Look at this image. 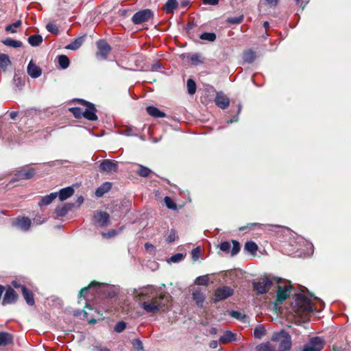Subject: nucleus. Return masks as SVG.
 I'll list each match as a JSON object with an SVG mask.
<instances>
[{"instance_id": "nucleus-1", "label": "nucleus", "mask_w": 351, "mask_h": 351, "mask_svg": "<svg viewBox=\"0 0 351 351\" xmlns=\"http://www.w3.org/2000/svg\"><path fill=\"white\" fill-rule=\"evenodd\" d=\"M169 298L163 293L153 295L152 298L142 302L140 306L147 313L156 314L160 311H164L163 308L168 306Z\"/></svg>"}, {"instance_id": "nucleus-2", "label": "nucleus", "mask_w": 351, "mask_h": 351, "mask_svg": "<svg viewBox=\"0 0 351 351\" xmlns=\"http://www.w3.org/2000/svg\"><path fill=\"white\" fill-rule=\"evenodd\" d=\"M294 304L295 311L300 316L308 315L314 311L310 300L302 294L295 295Z\"/></svg>"}, {"instance_id": "nucleus-3", "label": "nucleus", "mask_w": 351, "mask_h": 351, "mask_svg": "<svg viewBox=\"0 0 351 351\" xmlns=\"http://www.w3.org/2000/svg\"><path fill=\"white\" fill-rule=\"evenodd\" d=\"M271 340L279 343L278 351H289L292 347L291 335L285 330L273 333Z\"/></svg>"}, {"instance_id": "nucleus-4", "label": "nucleus", "mask_w": 351, "mask_h": 351, "mask_svg": "<svg viewBox=\"0 0 351 351\" xmlns=\"http://www.w3.org/2000/svg\"><path fill=\"white\" fill-rule=\"evenodd\" d=\"M232 247L231 249V245L228 241H223L221 243L218 247L221 251L227 254L230 253L231 256H234L239 252L241 250V245L240 243L236 240H232Z\"/></svg>"}, {"instance_id": "nucleus-5", "label": "nucleus", "mask_w": 351, "mask_h": 351, "mask_svg": "<svg viewBox=\"0 0 351 351\" xmlns=\"http://www.w3.org/2000/svg\"><path fill=\"white\" fill-rule=\"evenodd\" d=\"M153 16V12L149 9H145L136 12L132 18V22L136 25L148 21Z\"/></svg>"}, {"instance_id": "nucleus-6", "label": "nucleus", "mask_w": 351, "mask_h": 351, "mask_svg": "<svg viewBox=\"0 0 351 351\" xmlns=\"http://www.w3.org/2000/svg\"><path fill=\"white\" fill-rule=\"evenodd\" d=\"M97 47L98 49L96 53V56L98 59L106 60L111 51L110 45L104 40H99L97 42Z\"/></svg>"}, {"instance_id": "nucleus-7", "label": "nucleus", "mask_w": 351, "mask_h": 351, "mask_svg": "<svg viewBox=\"0 0 351 351\" xmlns=\"http://www.w3.org/2000/svg\"><path fill=\"white\" fill-rule=\"evenodd\" d=\"M324 344V341L321 337H313L304 346L302 351H320L323 348Z\"/></svg>"}, {"instance_id": "nucleus-8", "label": "nucleus", "mask_w": 351, "mask_h": 351, "mask_svg": "<svg viewBox=\"0 0 351 351\" xmlns=\"http://www.w3.org/2000/svg\"><path fill=\"white\" fill-rule=\"evenodd\" d=\"M252 285L254 289L258 293L264 294L269 291L271 285V281L268 278H264L260 279L257 282H254Z\"/></svg>"}, {"instance_id": "nucleus-9", "label": "nucleus", "mask_w": 351, "mask_h": 351, "mask_svg": "<svg viewBox=\"0 0 351 351\" xmlns=\"http://www.w3.org/2000/svg\"><path fill=\"white\" fill-rule=\"evenodd\" d=\"M234 293V291L232 288L227 287V286H223L221 287H219L216 289L214 295V300L215 302H219L223 300H225L231 295H232Z\"/></svg>"}, {"instance_id": "nucleus-10", "label": "nucleus", "mask_w": 351, "mask_h": 351, "mask_svg": "<svg viewBox=\"0 0 351 351\" xmlns=\"http://www.w3.org/2000/svg\"><path fill=\"white\" fill-rule=\"evenodd\" d=\"M101 287H105V285L97 282H93L88 287L81 289L79 293L80 298H85L88 291H93V295L95 293H102L100 290Z\"/></svg>"}, {"instance_id": "nucleus-11", "label": "nucleus", "mask_w": 351, "mask_h": 351, "mask_svg": "<svg viewBox=\"0 0 351 351\" xmlns=\"http://www.w3.org/2000/svg\"><path fill=\"white\" fill-rule=\"evenodd\" d=\"M35 174V170L33 168H25L23 167L17 171L15 174V177L13 179V181L20 180H27L32 178Z\"/></svg>"}, {"instance_id": "nucleus-12", "label": "nucleus", "mask_w": 351, "mask_h": 351, "mask_svg": "<svg viewBox=\"0 0 351 351\" xmlns=\"http://www.w3.org/2000/svg\"><path fill=\"white\" fill-rule=\"evenodd\" d=\"M32 225V221L30 219L26 217H18L15 219L12 222V226L21 230L22 231L26 232L29 230Z\"/></svg>"}, {"instance_id": "nucleus-13", "label": "nucleus", "mask_w": 351, "mask_h": 351, "mask_svg": "<svg viewBox=\"0 0 351 351\" xmlns=\"http://www.w3.org/2000/svg\"><path fill=\"white\" fill-rule=\"evenodd\" d=\"M101 171L106 173L117 172L118 170V164L116 161L106 159L101 161L99 165Z\"/></svg>"}, {"instance_id": "nucleus-14", "label": "nucleus", "mask_w": 351, "mask_h": 351, "mask_svg": "<svg viewBox=\"0 0 351 351\" xmlns=\"http://www.w3.org/2000/svg\"><path fill=\"white\" fill-rule=\"evenodd\" d=\"M86 104V109L83 111V117L86 118L89 121H96L98 117L96 114L97 110L95 106L88 101H85Z\"/></svg>"}, {"instance_id": "nucleus-15", "label": "nucleus", "mask_w": 351, "mask_h": 351, "mask_svg": "<svg viewBox=\"0 0 351 351\" xmlns=\"http://www.w3.org/2000/svg\"><path fill=\"white\" fill-rule=\"evenodd\" d=\"M110 219L109 215L106 212H97L94 215V223L101 227L106 226Z\"/></svg>"}, {"instance_id": "nucleus-16", "label": "nucleus", "mask_w": 351, "mask_h": 351, "mask_svg": "<svg viewBox=\"0 0 351 351\" xmlns=\"http://www.w3.org/2000/svg\"><path fill=\"white\" fill-rule=\"evenodd\" d=\"M215 104L220 108L226 109L230 105V99L222 92H218L215 98Z\"/></svg>"}, {"instance_id": "nucleus-17", "label": "nucleus", "mask_w": 351, "mask_h": 351, "mask_svg": "<svg viewBox=\"0 0 351 351\" xmlns=\"http://www.w3.org/2000/svg\"><path fill=\"white\" fill-rule=\"evenodd\" d=\"M18 298L16 291L11 287H8L4 294L2 304L6 305L14 303Z\"/></svg>"}, {"instance_id": "nucleus-18", "label": "nucleus", "mask_w": 351, "mask_h": 351, "mask_svg": "<svg viewBox=\"0 0 351 351\" xmlns=\"http://www.w3.org/2000/svg\"><path fill=\"white\" fill-rule=\"evenodd\" d=\"M290 293H291V286L278 285V292H277V300L280 302H282V301L285 300L287 298V297L289 296Z\"/></svg>"}, {"instance_id": "nucleus-19", "label": "nucleus", "mask_w": 351, "mask_h": 351, "mask_svg": "<svg viewBox=\"0 0 351 351\" xmlns=\"http://www.w3.org/2000/svg\"><path fill=\"white\" fill-rule=\"evenodd\" d=\"M27 71L28 75L32 78H37L40 77L42 74L41 69L37 66L33 60H31L27 68Z\"/></svg>"}, {"instance_id": "nucleus-20", "label": "nucleus", "mask_w": 351, "mask_h": 351, "mask_svg": "<svg viewBox=\"0 0 351 351\" xmlns=\"http://www.w3.org/2000/svg\"><path fill=\"white\" fill-rule=\"evenodd\" d=\"M21 291L27 304L30 306H33L34 304L33 293L30 290L27 289L25 286L21 287Z\"/></svg>"}, {"instance_id": "nucleus-21", "label": "nucleus", "mask_w": 351, "mask_h": 351, "mask_svg": "<svg viewBox=\"0 0 351 351\" xmlns=\"http://www.w3.org/2000/svg\"><path fill=\"white\" fill-rule=\"evenodd\" d=\"M73 193L74 189L71 186H68L62 189L58 193V195L60 201H64L72 196Z\"/></svg>"}, {"instance_id": "nucleus-22", "label": "nucleus", "mask_w": 351, "mask_h": 351, "mask_svg": "<svg viewBox=\"0 0 351 351\" xmlns=\"http://www.w3.org/2000/svg\"><path fill=\"white\" fill-rule=\"evenodd\" d=\"M147 112L155 118H162L166 116L165 113L160 111L158 108L154 106H148L146 108Z\"/></svg>"}, {"instance_id": "nucleus-23", "label": "nucleus", "mask_w": 351, "mask_h": 351, "mask_svg": "<svg viewBox=\"0 0 351 351\" xmlns=\"http://www.w3.org/2000/svg\"><path fill=\"white\" fill-rule=\"evenodd\" d=\"M111 183L106 182L103 183L99 187H98L95 191V195L97 197L103 196L106 193L108 192L111 189Z\"/></svg>"}, {"instance_id": "nucleus-24", "label": "nucleus", "mask_w": 351, "mask_h": 351, "mask_svg": "<svg viewBox=\"0 0 351 351\" xmlns=\"http://www.w3.org/2000/svg\"><path fill=\"white\" fill-rule=\"evenodd\" d=\"M73 206V204H69V203L64 204V205H62L61 206H58L56 208L55 212L57 214V215H58L60 217H64L72 208Z\"/></svg>"}, {"instance_id": "nucleus-25", "label": "nucleus", "mask_w": 351, "mask_h": 351, "mask_svg": "<svg viewBox=\"0 0 351 351\" xmlns=\"http://www.w3.org/2000/svg\"><path fill=\"white\" fill-rule=\"evenodd\" d=\"M57 193H51L48 195H45L40 199V202H38V205L40 206H47L50 204L57 197Z\"/></svg>"}, {"instance_id": "nucleus-26", "label": "nucleus", "mask_w": 351, "mask_h": 351, "mask_svg": "<svg viewBox=\"0 0 351 351\" xmlns=\"http://www.w3.org/2000/svg\"><path fill=\"white\" fill-rule=\"evenodd\" d=\"M193 299L198 306L202 307L205 300V295L199 290H195L192 293Z\"/></svg>"}, {"instance_id": "nucleus-27", "label": "nucleus", "mask_w": 351, "mask_h": 351, "mask_svg": "<svg viewBox=\"0 0 351 351\" xmlns=\"http://www.w3.org/2000/svg\"><path fill=\"white\" fill-rule=\"evenodd\" d=\"M236 335L231 331H226L224 334L220 337L219 341L222 343H226L236 341Z\"/></svg>"}, {"instance_id": "nucleus-28", "label": "nucleus", "mask_w": 351, "mask_h": 351, "mask_svg": "<svg viewBox=\"0 0 351 351\" xmlns=\"http://www.w3.org/2000/svg\"><path fill=\"white\" fill-rule=\"evenodd\" d=\"M84 38L83 36L76 38L74 41L66 46V49L71 50H77L84 43Z\"/></svg>"}, {"instance_id": "nucleus-29", "label": "nucleus", "mask_w": 351, "mask_h": 351, "mask_svg": "<svg viewBox=\"0 0 351 351\" xmlns=\"http://www.w3.org/2000/svg\"><path fill=\"white\" fill-rule=\"evenodd\" d=\"M152 170L142 165H138V169L136 173L142 178H147L152 173Z\"/></svg>"}, {"instance_id": "nucleus-30", "label": "nucleus", "mask_w": 351, "mask_h": 351, "mask_svg": "<svg viewBox=\"0 0 351 351\" xmlns=\"http://www.w3.org/2000/svg\"><path fill=\"white\" fill-rule=\"evenodd\" d=\"M12 341V337L10 334L2 332H0V346H5Z\"/></svg>"}, {"instance_id": "nucleus-31", "label": "nucleus", "mask_w": 351, "mask_h": 351, "mask_svg": "<svg viewBox=\"0 0 351 351\" xmlns=\"http://www.w3.org/2000/svg\"><path fill=\"white\" fill-rule=\"evenodd\" d=\"M43 42V37L39 34L30 36L28 38V43L33 47L40 45Z\"/></svg>"}, {"instance_id": "nucleus-32", "label": "nucleus", "mask_w": 351, "mask_h": 351, "mask_svg": "<svg viewBox=\"0 0 351 351\" xmlns=\"http://www.w3.org/2000/svg\"><path fill=\"white\" fill-rule=\"evenodd\" d=\"M256 58V53L251 49L247 50L243 53V59L244 62L251 63Z\"/></svg>"}, {"instance_id": "nucleus-33", "label": "nucleus", "mask_w": 351, "mask_h": 351, "mask_svg": "<svg viewBox=\"0 0 351 351\" xmlns=\"http://www.w3.org/2000/svg\"><path fill=\"white\" fill-rule=\"evenodd\" d=\"M177 6L178 3L176 0H167L164 5V10L167 13H171L177 8Z\"/></svg>"}, {"instance_id": "nucleus-34", "label": "nucleus", "mask_w": 351, "mask_h": 351, "mask_svg": "<svg viewBox=\"0 0 351 351\" xmlns=\"http://www.w3.org/2000/svg\"><path fill=\"white\" fill-rule=\"evenodd\" d=\"M257 351H276V347L269 342L263 343L256 346Z\"/></svg>"}, {"instance_id": "nucleus-35", "label": "nucleus", "mask_w": 351, "mask_h": 351, "mask_svg": "<svg viewBox=\"0 0 351 351\" xmlns=\"http://www.w3.org/2000/svg\"><path fill=\"white\" fill-rule=\"evenodd\" d=\"M11 64L9 56L5 53L0 54V68L5 70Z\"/></svg>"}, {"instance_id": "nucleus-36", "label": "nucleus", "mask_w": 351, "mask_h": 351, "mask_svg": "<svg viewBox=\"0 0 351 351\" xmlns=\"http://www.w3.org/2000/svg\"><path fill=\"white\" fill-rule=\"evenodd\" d=\"M244 249L245 251L254 254L258 250V246L254 241H247L245 244Z\"/></svg>"}, {"instance_id": "nucleus-37", "label": "nucleus", "mask_w": 351, "mask_h": 351, "mask_svg": "<svg viewBox=\"0 0 351 351\" xmlns=\"http://www.w3.org/2000/svg\"><path fill=\"white\" fill-rule=\"evenodd\" d=\"M3 43L6 46L12 47L14 48L21 47L23 45L22 42L12 38H7L3 40Z\"/></svg>"}, {"instance_id": "nucleus-38", "label": "nucleus", "mask_w": 351, "mask_h": 351, "mask_svg": "<svg viewBox=\"0 0 351 351\" xmlns=\"http://www.w3.org/2000/svg\"><path fill=\"white\" fill-rule=\"evenodd\" d=\"M58 63L62 69H65L69 67L70 60L66 56L61 55L58 56Z\"/></svg>"}, {"instance_id": "nucleus-39", "label": "nucleus", "mask_w": 351, "mask_h": 351, "mask_svg": "<svg viewBox=\"0 0 351 351\" xmlns=\"http://www.w3.org/2000/svg\"><path fill=\"white\" fill-rule=\"evenodd\" d=\"M244 20V15L243 14H240L237 16H234V17H228L227 19H226V22L228 23H230V24H232V25H238V24H240Z\"/></svg>"}, {"instance_id": "nucleus-40", "label": "nucleus", "mask_w": 351, "mask_h": 351, "mask_svg": "<svg viewBox=\"0 0 351 351\" xmlns=\"http://www.w3.org/2000/svg\"><path fill=\"white\" fill-rule=\"evenodd\" d=\"M265 327L261 325L257 326L254 330V336L256 339H261L265 335Z\"/></svg>"}, {"instance_id": "nucleus-41", "label": "nucleus", "mask_w": 351, "mask_h": 351, "mask_svg": "<svg viewBox=\"0 0 351 351\" xmlns=\"http://www.w3.org/2000/svg\"><path fill=\"white\" fill-rule=\"evenodd\" d=\"M200 39L213 42L216 40V34L213 32H204L199 36Z\"/></svg>"}, {"instance_id": "nucleus-42", "label": "nucleus", "mask_w": 351, "mask_h": 351, "mask_svg": "<svg viewBox=\"0 0 351 351\" xmlns=\"http://www.w3.org/2000/svg\"><path fill=\"white\" fill-rule=\"evenodd\" d=\"M209 282V278L208 275L200 276L196 278L195 283L197 285H207Z\"/></svg>"}, {"instance_id": "nucleus-43", "label": "nucleus", "mask_w": 351, "mask_h": 351, "mask_svg": "<svg viewBox=\"0 0 351 351\" xmlns=\"http://www.w3.org/2000/svg\"><path fill=\"white\" fill-rule=\"evenodd\" d=\"M22 24L21 20L16 21L15 23L8 25L5 27V31L10 32L11 33H16V28L20 27Z\"/></svg>"}, {"instance_id": "nucleus-44", "label": "nucleus", "mask_w": 351, "mask_h": 351, "mask_svg": "<svg viewBox=\"0 0 351 351\" xmlns=\"http://www.w3.org/2000/svg\"><path fill=\"white\" fill-rule=\"evenodd\" d=\"M187 90L190 95H193L196 91V84L192 79H189L187 81Z\"/></svg>"}, {"instance_id": "nucleus-45", "label": "nucleus", "mask_w": 351, "mask_h": 351, "mask_svg": "<svg viewBox=\"0 0 351 351\" xmlns=\"http://www.w3.org/2000/svg\"><path fill=\"white\" fill-rule=\"evenodd\" d=\"M230 315L237 319H239V320H241L243 322H245L246 319H247V316L242 314L241 313L239 312V311H230Z\"/></svg>"}, {"instance_id": "nucleus-46", "label": "nucleus", "mask_w": 351, "mask_h": 351, "mask_svg": "<svg viewBox=\"0 0 351 351\" xmlns=\"http://www.w3.org/2000/svg\"><path fill=\"white\" fill-rule=\"evenodd\" d=\"M69 111L76 119H80L83 117V110L80 108L74 107L69 108Z\"/></svg>"}, {"instance_id": "nucleus-47", "label": "nucleus", "mask_w": 351, "mask_h": 351, "mask_svg": "<svg viewBox=\"0 0 351 351\" xmlns=\"http://www.w3.org/2000/svg\"><path fill=\"white\" fill-rule=\"evenodd\" d=\"M46 28L49 32L53 33L54 34H58L59 32L58 27L56 26V25L51 23H48L46 25Z\"/></svg>"}, {"instance_id": "nucleus-48", "label": "nucleus", "mask_w": 351, "mask_h": 351, "mask_svg": "<svg viewBox=\"0 0 351 351\" xmlns=\"http://www.w3.org/2000/svg\"><path fill=\"white\" fill-rule=\"evenodd\" d=\"M164 200L167 208L171 209H174L176 208V204L173 202L171 197H165Z\"/></svg>"}, {"instance_id": "nucleus-49", "label": "nucleus", "mask_w": 351, "mask_h": 351, "mask_svg": "<svg viewBox=\"0 0 351 351\" xmlns=\"http://www.w3.org/2000/svg\"><path fill=\"white\" fill-rule=\"evenodd\" d=\"M183 258H184L183 254L178 253V254L173 255L172 256H171L170 261L173 262V263H178V262L181 261L183 259Z\"/></svg>"}, {"instance_id": "nucleus-50", "label": "nucleus", "mask_w": 351, "mask_h": 351, "mask_svg": "<svg viewBox=\"0 0 351 351\" xmlns=\"http://www.w3.org/2000/svg\"><path fill=\"white\" fill-rule=\"evenodd\" d=\"M126 328V324L124 322H118L114 327V330L117 332H121Z\"/></svg>"}, {"instance_id": "nucleus-51", "label": "nucleus", "mask_w": 351, "mask_h": 351, "mask_svg": "<svg viewBox=\"0 0 351 351\" xmlns=\"http://www.w3.org/2000/svg\"><path fill=\"white\" fill-rule=\"evenodd\" d=\"M176 237H176V232L174 230H171L167 238V241L168 243L173 242L176 239Z\"/></svg>"}, {"instance_id": "nucleus-52", "label": "nucleus", "mask_w": 351, "mask_h": 351, "mask_svg": "<svg viewBox=\"0 0 351 351\" xmlns=\"http://www.w3.org/2000/svg\"><path fill=\"white\" fill-rule=\"evenodd\" d=\"M200 56L198 54H194L192 56L191 60L193 64L197 65L202 62V61L199 60Z\"/></svg>"}, {"instance_id": "nucleus-53", "label": "nucleus", "mask_w": 351, "mask_h": 351, "mask_svg": "<svg viewBox=\"0 0 351 351\" xmlns=\"http://www.w3.org/2000/svg\"><path fill=\"white\" fill-rule=\"evenodd\" d=\"M200 253V249L199 247H196L193 249L191 252L192 257L194 260H196L198 258L199 255Z\"/></svg>"}, {"instance_id": "nucleus-54", "label": "nucleus", "mask_w": 351, "mask_h": 351, "mask_svg": "<svg viewBox=\"0 0 351 351\" xmlns=\"http://www.w3.org/2000/svg\"><path fill=\"white\" fill-rule=\"evenodd\" d=\"M266 3L270 7H275L278 3V0H265Z\"/></svg>"}, {"instance_id": "nucleus-55", "label": "nucleus", "mask_w": 351, "mask_h": 351, "mask_svg": "<svg viewBox=\"0 0 351 351\" xmlns=\"http://www.w3.org/2000/svg\"><path fill=\"white\" fill-rule=\"evenodd\" d=\"M204 4L215 5L218 3L219 0H203Z\"/></svg>"}, {"instance_id": "nucleus-56", "label": "nucleus", "mask_w": 351, "mask_h": 351, "mask_svg": "<svg viewBox=\"0 0 351 351\" xmlns=\"http://www.w3.org/2000/svg\"><path fill=\"white\" fill-rule=\"evenodd\" d=\"M14 82L16 83V85L18 86H23L24 83L23 82V81L21 80L20 77H14Z\"/></svg>"}, {"instance_id": "nucleus-57", "label": "nucleus", "mask_w": 351, "mask_h": 351, "mask_svg": "<svg viewBox=\"0 0 351 351\" xmlns=\"http://www.w3.org/2000/svg\"><path fill=\"white\" fill-rule=\"evenodd\" d=\"M209 346H210V348H211L213 349L217 348L218 346V341H210Z\"/></svg>"}, {"instance_id": "nucleus-58", "label": "nucleus", "mask_w": 351, "mask_h": 351, "mask_svg": "<svg viewBox=\"0 0 351 351\" xmlns=\"http://www.w3.org/2000/svg\"><path fill=\"white\" fill-rule=\"evenodd\" d=\"M136 343L134 344L137 349H143V344L140 340H136Z\"/></svg>"}, {"instance_id": "nucleus-59", "label": "nucleus", "mask_w": 351, "mask_h": 351, "mask_svg": "<svg viewBox=\"0 0 351 351\" xmlns=\"http://www.w3.org/2000/svg\"><path fill=\"white\" fill-rule=\"evenodd\" d=\"M124 133L126 135H136V133L132 132V130L131 128L125 130Z\"/></svg>"}, {"instance_id": "nucleus-60", "label": "nucleus", "mask_w": 351, "mask_h": 351, "mask_svg": "<svg viewBox=\"0 0 351 351\" xmlns=\"http://www.w3.org/2000/svg\"><path fill=\"white\" fill-rule=\"evenodd\" d=\"M46 221V219H40V218L39 219H34V222L36 223V224H42L43 223H44L45 221Z\"/></svg>"}, {"instance_id": "nucleus-61", "label": "nucleus", "mask_w": 351, "mask_h": 351, "mask_svg": "<svg viewBox=\"0 0 351 351\" xmlns=\"http://www.w3.org/2000/svg\"><path fill=\"white\" fill-rule=\"evenodd\" d=\"M12 285H13V287H14V288H19V287H21H21L23 286V285H20L18 282H16V281H13V282H12Z\"/></svg>"}, {"instance_id": "nucleus-62", "label": "nucleus", "mask_w": 351, "mask_h": 351, "mask_svg": "<svg viewBox=\"0 0 351 351\" xmlns=\"http://www.w3.org/2000/svg\"><path fill=\"white\" fill-rule=\"evenodd\" d=\"M18 112H11L10 113V117L11 119H14L17 117Z\"/></svg>"}, {"instance_id": "nucleus-63", "label": "nucleus", "mask_w": 351, "mask_h": 351, "mask_svg": "<svg viewBox=\"0 0 351 351\" xmlns=\"http://www.w3.org/2000/svg\"><path fill=\"white\" fill-rule=\"evenodd\" d=\"M238 119H239V118H238V116L237 115V116H234V117H233V119H232L228 120V121H227V123H228V124H229V123H233V122L237 121H238Z\"/></svg>"}, {"instance_id": "nucleus-64", "label": "nucleus", "mask_w": 351, "mask_h": 351, "mask_svg": "<svg viewBox=\"0 0 351 351\" xmlns=\"http://www.w3.org/2000/svg\"><path fill=\"white\" fill-rule=\"evenodd\" d=\"M145 248H146L147 250H149L150 248H152V249H154V245H152V244H149V243H146V244L145 245Z\"/></svg>"}]
</instances>
